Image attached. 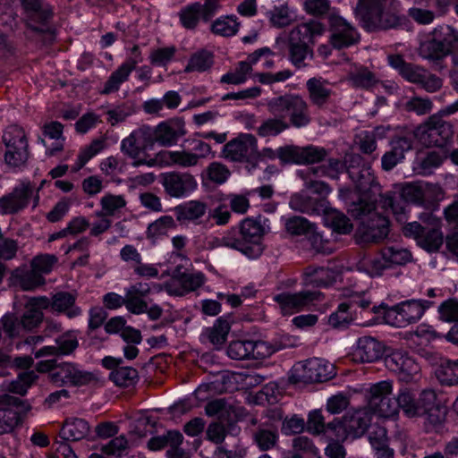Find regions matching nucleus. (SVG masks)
<instances>
[{
    "instance_id": "obj_10",
    "label": "nucleus",
    "mask_w": 458,
    "mask_h": 458,
    "mask_svg": "<svg viewBox=\"0 0 458 458\" xmlns=\"http://www.w3.org/2000/svg\"><path fill=\"white\" fill-rule=\"evenodd\" d=\"M155 134L151 126L143 125L131 132L121 141V151L132 159V165L140 166L138 160L149 156L147 152L154 148Z\"/></svg>"
},
{
    "instance_id": "obj_21",
    "label": "nucleus",
    "mask_w": 458,
    "mask_h": 458,
    "mask_svg": "<svg viewBox=\"0 0 458 458\" xmlns=\"http://www.w3.org/2000/svg\"><path fill=\"white\" fill-rule=\"evenodd\" d=\"M163 291L162 284L156 283L138 282L125 289V307L136 315L147 311V297L151 293Z\"/></svg>"
},
{
    "instance_id": "obj_17",
    "label": "nucleus",
    "mask_w": 458,
    "mask_h": 458,
    "mask_svg": "<svg viewBox=\"0 0 458 458\" xmlns=\"http://www.w3.org/2000/svg\"><path fill=\"white\" fill-rule=\"evenodd\" d=\"M416 136L428 146H444L453 136L450 123L433 115L416 130Z\"/></svg>"
},
{
    "instance_id": "obj_44",
    "label": "nucleus",
    "mask_w": 458,
    "mask_h": 458,
    "mask_svg": "<svg viewBox=\"0 0 458 458\" xmlns=\"http://www.w3.org/2000/svg\"><path fill=\"white\" fill-rule=\"evenodd\" d=\"M318 454V448L307 437H298L293 440L291 458H315Z\"/></svg>"
},
{
    "instance_id": "obj_27",
    "label": "nucleus",
    "mask_w": 458,
    "mask_h": 458,
    "mask_svg": "<svg viewBox=\"0 0 458 458\" xmlns=\"http://www.w3.org/2000/svg\"><path fill=\"white\" fill-rule=\"evenodd\" d=\"M156 143L161 147L174 146L179 138L185 135L184 123L180 119H172L159 123L152 127Z\"/></svg>"
},
{
    "instance_id": "obj_26",
    "label": "nucleus",
    "mask_w": 458,
    "mask_h": 458,
    "mask_svg": "<svg viewBox=\"0 0 458 458\" xmlns=\"http://www.w3.org/2000/svg\"><path fill=\"white\" fill-rule=\"evenodd\" d=\"M37 369L39 372L51 371L49 377L52 382L56 385L73 386L78 366L69 362H64L55 366L54 360H41L37 364Z\"/></svg>"
},
{
    "instance_id": "obj_11",
    "label": "nucleus",
    "mask_w": 458,
    "mask_h": 458,
    "mask_svg": "<svg viewBox=\"0 0 458 458\" xmlns=\"http://www.w3.org/2000/svg\"><path fill=\"white\" fill-rule=\"evenodd\" d=\"M429 45L434 57L441 58L451 54L454 64L458 68V32L456 30L446 25L436 28ZM451 78L454 86L458 89V70L452 72Z\"/></svg>"
},
{
    "instance_id": "obj_29",
    "label": "nucleus",
    "mask_w": 458,
    "mask_h": 458,
    "mask_svg": "<svg viewBox=\"0 0 458 458\" xmlns=\"http://www.w3.org/2000/svg\"><path fill=\"white\" fill-rule=\"evenodd\" d=\"M369 14L366 20H360L369 29L380 28L391 29L398 26L401 21V16L397 13H392L389 10H383L380 6L369 10Z\"/></svg>"
},
{
    "instance_id": "obj_24",
    "label": "nucleus",
    "mask_w": 458,
    "mask_h": 458,
    "mask_svg": "<svg viewBox=\"0 0 458 458\" xmlns=\"http://www.w3.org/2000/svg\"><path fill=\"white\" fill-rule=\"evenodd\" d=\"M141 61L139 47L135 46L131 49V55L111 73L100 92L106 95L117 91Z\"/></svg>"
},
{
    "instance_id": "obj_7",
    "label": "nucleus",
    "mask_w": 458,
    "mask_h": 458,
    "mask_svg": "<svg viewBox=\"0 0 458 458\" xmlns=\"http://www.w3.org/2000/svg\"><path fill=\"white\" fill-rule=\"evenodd\" d=\"M49 307V301L46 297L30 298L26 303L21 322L13 315L6 314L2 318L4 332L10 337L21 335L22 330H31L37 327L43 319V310Z\"/></svg>"
},
{
    "instance_id": "obj_19",
    "label": "nucleus",
    "mask_w": 458,
    "mask_h": 458,
    "mask_svg": "<svg viewBox=\"0 0 458 458\" xmlns=\"http://www.w3.org/2000/svg\"><path fill=\"white\" fill-rule=\"evenodd\" d=\"M256 138L250 133H241L228 141L222 149V157L233 162H244L256 155Z\"/></svg>"
},
{
    "instance_id": "obj_39",
    "label": "nucleus",
    "mask_w": 458,
    "mask_h": 458,
    "mask_svg": "<svg viewBox=\"0 0 458 458\" xmlns=\"http://www.w3.org/2000/svg\"><path fill=\"white\" fill-rule=\"evenodd\" d=\"M9 135L6 136V151L4 159L8 165L19 167L25 164L28 159L27 141H21L19 146L11 145Z\"/></svg>"
},
{
    "instance_id": "obj_52",
    "label": "nucleus",
    "mask_w": 458,
    "mask_h": 458,
    "mask_svg": "<svg viewBox=\"0 0 458 458\" xmlns=\"http://www.w3.org/2000/svg\"><path fill=\"white\" fill-rule=\"evenodd\" d=\"M252 193V191H245L242 193H230L224 199L229 202L233 212L244 214L250 208V196Z\"/></svg>"
},
{
    "instance_id": "obj_2",
    "label": "nucleus",
    "mask_w": 458,
    "mask_h": 458,
    "mask_svg": "<svg viewBox=\"0 0 458 458\" xmlns=\"http://www.w3.org/2000/svg\"><path fill=\"white\" fill-rule=\"evenodd\" d=\"M267 220L246 218L240 224L239 230L232 229L221 237H209L210 248L228 247L242 252L249 259H256L263 251L262 239L267 232Z\"/></svg>"
},
{
    "instance_id": "obj_14",
    "label": "nucleus",
    "mask_w": 458,
    "mask_h": 458,
    "mask_svg": "<svg viewBox=\"0 0 458 458\" xmlns=\"http://www.w3.org/2000/svg\"><path fill=\"white\" fill-rule=\"evenodd\" d=\"M30 201L33 208L39 202V194L34 193V185L30 181H21L13 191L0 198V213L16 214L26 208Z\"/></svg>"
},
{
    "instance_id": "obj_38",
    "label": "nucleus",
    "mask_w": 458,
    "mask_h": 458,
    "mask_svg": "<svg viewBox=\"0 0 458 458\" xmlns=\"http://www.w3.org/2000/svg\"><path fill=\"white\" fill-rule=\"evenodd\" d=\"M175 227L176 224L171 216H163L148 226L147 238L156 243Z\"/></svg>"
},
{
    "instance_id": "obj_41",
    "label": "nucleus",
    "mask_w": 458,
    "mask_h": 458,
    "mask_svg": "<svg viewBox=\"0 0 458 458\" xmlns=\"http://www.w3.org/2000/svg\"><path fill=\"white\" fill-rule=\"evenodd\" d=\"M239 28L240 22L234 15H222L211 25L212 32L222 37L234 36Z\"/></svg>"
},
{
    "instance_id": "obj_40",
    "label": "nucleus",
    "mask_w": 458,
    "mask_h": 458,
    "mask_svg": "<svg viewBox=\"0 0 458 458\" xmlns=\"http://www.w3.org/2000/svg\"><path fill=\"white\" fill-rule=\"evenodd\" d=\"M307 89L311 102L318 106H323L331 95L327 82L321 79H310L307 81Z\"/></svg>"
},
{
    "instance_id": "obj_50",
    "label": "nucleus",
    "mask_w": 458,
    "mask_h": 458,
    "mask_svg": "<svg viewBox=\"0 0 458 458\" xmlns=\"http://www.w3.org/2000/svg\"><path fill=\"white\" fill-rule=\"evenodd\" d=\"M285 229L293 235L314 234L315 228L306 218L301 216H293L288 218L284 222Z\"/></svg>"
},
{
    "instance_id": "obj_45",
    "label": "nucleus",
    "mask_w": 458,
    "mask_h": 458,
    "mask_svg": "<svg viewBox=\"0 0 458 458\" xmlns=\"http://www.w3.org/2000/svg\"><path fill=\"white\" fill-rule=\"evenodd\" d=\"M360 266L370 276H381L385 270L390 268L383 250L378 255L364 258L360 262Z\"/></svg>"
},
{
    "instance_id": "obj_36",
    "label": "nucleus",
    "mask_w": 458,
    "mask_h": 458,
    "mask_svg": "<svg viewBox=\"0 0 458 458\" xmlns=\"http://www.w3.org/2000/svg\"><path fill=\"white\" fill-rule=\"evenodd\" d=\"M89 431L86 420L78 418L66 420L61 429V436L66 440L77 441L85 437Z\"/></svg>"
},
{
    "instance_id": "obj_43",
    "label": "nucleus",
    "mask_w": 458,
    "mask_h": 458,
    "mask_svg": "<svg viewBox=\"0 0 458 458\" xmlns=\"http://www.w3.org/2000/svg\"><path fill=\"white\" fill-rule=\"evenodd\" d=\"M140 166L147 167H169L175 165V150H161L153 157L148 156L142 160H138Z\"/></svg>"
},
{
    "instance_id": "obj_60",
    "label": "nucleus",
    "mask_w": 458,
    "mask_h": 458,
    "mask_svg": "<svg viewBox=\"0 0 458 458\" xmlns=\"http://www.w3.org/2000/svg\"><path fill=\"white\" fill-rule=\"evenodd\" d=\"M229 176L230 172L226 166L217 162L211 163L205 171V177L216 184L225 182Z\"/></svg>"
},
{
    "instance_id": "obj_47",
    "label": "nucleus",
    "mask_w": 458,
    "mask_h": 458,
    "mask_svg": "<svg viewBox=\"0 0 458 458\" xmlns=\"http://www.w3.org/2000/svg\"><path fill=\"white\" fill-rule=\"evenodd\" d=\"M333 422L325 425L324 417L319 410H314L309 413L307 421V429L310 433L314 435L323 434L327 440H334L329 437L327 428L332 425Z\"/></svg>"
},
{
    "instance_id": "obj_37",
    "label": "nucleus",
    "mask_w": 458,
    "mask_h": 458,
    "mask_svg": "<svg viewBox=\"0 0 458 458\" xmlns=\"http://www.w3.org/2000/svg\"><path fill=\"white\" fill-rule=\"evenodd\" d=\"M267 17L275 27H285L296 20V11L287 4L276 5L267 12Z\"/></svg>"
},
{
    "instance_id": "obj_57",
    "label": "nucleus",
    "mask_w": 458,
    "mask_h": 458,
    "mask_svg": "<svg viewBox=\"0 0 458 458\" xmlns=\"http://www.w3.org/2000/svg\"><path fill=\"white\" fill-rule=\"evenodd\" d=\"M90 240L88 237H81L73 244H71L65 250L66 253L78 251L80 256L74 261V265L84 266L88 263L89 258Z\"/></svg>"
},
{
    "instance_id": "obj_16",
    "label": "nucleus",
    "mask_w": 458,
    "mask_h": 458,
    "mask_svg": "<svg viewBox=\"0 0 458 458\" xmlns=\"http://www.w3.org/2000/svg\"><path fill=\"white\" fill-rule=\"evenodd\" d=\"M329 42L336 49L349 47L359 41L357 30L337 10H333L328 17Z\"/></svg>"
},
{
    "instance_id": "obj_4",
    "label": "nucleus",
    "mask_w": 458,
    "mask_h": 458,
    "mask_svg": "<svg viewBox=\"0 0 458 458\" xmlns=\"http://www.w3.org/2000/svg\"><path fill=\"white\" fill-rule=\"evenodd\" d=\"M394 384L391 380H382L369 384L364 389L367 408L374 416L380 419H395L400 411L398 394H393Z\"/></svg>"
},
{
    "instance_id": "obj_5",
    "label": "nucleus",
    "mask_w": 458,
    "mask_h": 458,
    "mask_svg": "<svg viewBox=\"0 0 458 458\" xmlns=\"http://www.w3.org/2000/svg\"><path fill=\"white\" fill-rule=\"evenodd\" d=\"M268 111L275 116L289 118L291 124L300 128L308 125L310 117L307 102L299 95H284L267 99Z\"/></svg>"
},
{
    "instance_id": "obj_46",
    "label": "nucleus",
    "mask_w": 458,
    "mask_h": 458,
    "mask_svg": "<svg viewBox=\"0 0 458 458\" xmlns=\"http://www.w3.org/2000/svg\"><path fill=\"white\" fill-rule=\"evenodd\" d=\"M126 200L123 195H115L106 193L100 199L101 210L106 216H114L126 206Z\"/></svg>"
},
{
    "instance_id": "obj_6",
    "label": "nucleus",
    "mask_w": 458,
    "mask_h": 458,
    "mask_svg": "<svg viewBox=\"0 0 458 458\" xmlns=\"http://www.w3.org/2000/svg\"><path fill=\"white\" fill-rule=\"evenodd\" d=\"M420 218L423 225L418 222L409 223L403 228V234L414 238L418 245L428 251L437 250L444 241L441 220L432 214Z\"/></svg>"
},
{
    "instance_id": "obj_34",
    "label": "nucleus",
    "mask_w": 458,
    "mask_h": 458,
    "mask_svg": "<svg viewBox=\"0 0 458 458\" xmlns=\"http://www.w3.org/2000/svg\"><path fill=\"white\" fill-rule=\"evenodd\" d=\"M230 329V322L226 318H219L212 327L204 330L201 336L203 341L208 340L215 348H220L225 343Z\"/></svg>"
},
{
    "instance_id": "obj_33",
    "label": "nucleus",
    "mask_w": 458,
    "mask_h": 458,
    "mask_svg": "<svg viewBox=\"0 0 458 458\" xmlns=\"http://www.w3.org/2000/svg\"><path fill=\"white\" fill-rule=\"evenodd\" d=\"M49 306L54 311L65 314L68 318H74L82 314V310L75 305V297L67 293L55 294Z\"/></svg>"
},
{
    "instance_id": "obj_32",
    "label": "nucleus",
    "mask_w": 458,
    "mask_h": 458,
    "mask_svg": "<svg viewBox=\"0 0 458 458\" xmlns=\"http://www.w3.org/2000/svg\"><path fill=\"white\" fill-rule=\"evenodd\" d=\"M207 211V206L199 200H190L176 206L174 208L176 219L179 222H194L201 218Z\"/></svg>"
},
{
    "instance_id": "obj_23",
    "label": "nucleus",
    "mask_w": 458,
    "mask_h": 458,
    "mask_svg": "<svg viewBox=\"0 0 458 458\" xmlns=\"http://www.w3.org/2000/svg\"><path fill=\"white\" fill-rule=\"evenodd\" d=\"M57 262V258L52 254L38 255L31 260V271L21 280L23 290H32L44 284L43 275L50 273Z\"/></svg>"
},
{
    "instance_id": "obj_3",
    "label": "nucleus",
    "mask_w": 458,
    "mask_h": 458,
    "mask_svg": "<svg viewBox=\"0 0 458 458\" xmlns=\"http://www.w3.org/2000/svg\"><path fill=\"white\" fill-rule=\"evenodd\" d=\"M400 410L410 419L424 418L429 424L435 425L442 421L445 411L437 397V394L431 388L422 390L416 398L411 388L402 387L398 391Z\"/></svg>"
},
{
    "instance_id": "obj_30",
    "label": "nucleus",
    "mask_w": 458,
    "mask_h": 458,
    "mask_svg": "<svg viewBox=\"0 0 458 458\" xmlns=\"http://www.w3.org/2000/svg\"><path fill=\"white\" fill-rule=\"evenodd\" d=\"M325 32L324 25L317 21L301 23L293 28L289 35V42L310 45L314 39Z\"/></svg>"
},
{
    "instance_id": "obj_63",
    "label": "nucleus",
    "mask_w": 458,
    "mask_h": 458,
    "mask_svg": "<svg viewBox=\"0 0 458 458\" xmlns=\"http://www.w3.org/2000/svg\"><path fill=\"white\" fill-rule=\"evenodd\" d=\"M278 440L276 429H260L255 435V442L262 451L273 448Z\"/></svg>"
},
{
    "instance_id": "obj_20",
    "label": "nucleus",
    "mask_w": 458,
    "mask_h": 458,
    "mask_svg": "<svg viewBox=\"0 0 458 458\" xmlns=\"http://www.w3.org/2000/svg\"><path fill=\"white\" fill-rule=\"evenodd\" d=\"M162 185L170 197L183 199L197 190L198 182L189 173L167 172L162 174Z\"/></svg>"
},
{
    "instance_id": "obj_8",
    "label": "nucleus",
    "mask_w": 458,
    "mask_h": 458,
    "mask_svg": "<svg viewBox=\"0 0 458 458\" xmlns=\"http://www.w3.org/2000/svg\"><path fill=\"white\" fill-rule=\"evenodd\" d=\"M373 413L367 408L349 411L343 420H335L327 428L329 437L336 440H345L361 437L368 428Z\"/></svg>"
},
{
    "instance_id": "obj_12",
    "label": "nucleus",
    "mask_w": 458,
    "mask_h": 458,
    "mask_svg": "<svg viewBox=\"0 0 458 458\" xmlns=\"http://www.w3.org/2000/svg\"><path fill=\"white\" fill-rule=\"evenodd\" d=\"M429 185L426 182H412L405 184L400 197H386L381 200L383 207L390 208L400 222L406 220L407 203H422Z\"/></svg>"
},
{
    "instance_id": "obj_18",
    "label": "nucleus",
    "mask_w": 458,
    "mask_h": 458,
    "mask_svg": "<svg viewBox=\"0 0 458 458\" xmlns=\"http://www.w3.org/2000/svg\"><path fill=\"white\" fill-rule=\"evenodd\" d=\"M319 292L304 291L300 293H282L274 297L281 312L291 315L305 309H310L315 302L320 301Z\"/></svg>"
},
{
    "instance_id": "obj_9",
    "label": "nucleus",
    "mask_w": 458,
    "mask_h": 458,
    "mask_svg": "<svg viewBox=\"0 0 458 458\" xmlns=\"http://www.w3.org/2000/svg\"><path fill=\"white\" fill-rule=\"evenodd\" d=\"M432 302L424 300H410L392 307L383 306V318L386 324L404 327L421 318Z\"/></svg>"
},
{
    "instance_id": "obj_42",
    "label": "nucleus",
    "mask_w": 458,
    "mask_h": 458,
    "mask_svg": "<svg viewBox=\"0 0 458 458\" xmlns=\"http://www.w3.org/2000/svg\"><path fill=\"white\" fill-rule=\"evenodd\" d=\"M104 148L105 142L101 140H93L89 145L81 148L72 170L73 172L80 171L91 158L100 153Z\"/></svg>"
},
{
    "instance_id": "obj_61",
    "label": "nucleus",
    "mask_w": 458,
    "mask_h": 458,
    "mask_svg": "<svg viewBox=\"0 0 458 458\" xmlns=\"http://www.w3.org/2000/svg\"><path fill=\"white\" fill-rule=\"evenodd\" d=\"M73 200L71 198L64 197L59 199L53 208L47 214V219L51 223L62 220L69 212Z\"/></svg>"
},
{
    "instance_id": "obj_13",
    "label": "nucleus",
    "mask_w": 458,
    "mask_h": 458,
    "mask_svg": "<svg viewBox=\"0 0 458 458\" xmlns=\"http://www.w3.org/2000/svg\"><path fill=\"white\" fill-rule=\"evenodd\" d=\"M335 375L334 366L328 361L312 358L296 363L292 370L290 380L293 383H312L330 379Z\"/></svg>"
},
{
    "instance_id": "obj_59",
    "label": "nucleus",
    "mask_w": 458,
    "mask_h": 458,
    "mask_svg": "<svg viewBox=\"0 0 458 458\" xmlns=\"http://www.w3.org/2000/svg\"><path fill=\"white\" fill-rule=\"evenodd\" d=\"M103 383V377L98 372H90L78 367L73 386L97 387Z\"/></svg>"
},
{
    "instance_id": "obj_22",
    "label": "nucleus",
    "mask_w": 458,
    "mask_h": 458,
    "mask_svg": "<svg viewBox=\"0 0 458 458\" xmlns=\"http://www.w3.org/2000/svg\"><path fill=\"white\" fill-rule=\"evenodd\" d=\"M386 367L395 373L399 379L411 382L416 379L420 373L419 364L408 354L401 350L393 351L385 358Z\"/></svg>"
},
{
    "instance_id": "obj_28",
    "label": "nucleus",
    "mask_w": 458,
    "mask_h": 458,
    "mask_svg": "<svg viewBox=\"0 0 458 458\" xmlns=\"http://www.w3.org/2000/svg\"><path fill=\"white\" fill-rule=\"evenodd\" d=\"M322 148L308 147L301 149L293 148H280L277 150L278 157L284 162H293L298 164H314L322 160L325 157Z\"/></svg>"
},
{
    "instance_id": "obj_54",
    "label": "nucleus",
    "mask_w": 458,
    "mask_h": 458,
    "mask_svg": "<svg viewBox=\"0 0 458 458\" xmlns=\"http://www.w3.org/2000/svg\"><path fill=\"white\" fill-rule=\"evenodd\" d=\"M110 377L117 386H129L136 382L138 372L131 367H120L111 372Z\"/></svg>"
},
{
    "instance_id": "obj_55",
    "label": "nucleus",
    "mask_w": 458,
    "mask_h": 458,
    "mask_svg": "<svg viewBox=\"0 0 458 458\" xmlns=\"http://www.w3.org/2000/svg\"><path fill=\"white\" fill-rule=\"evenodd\" d=\"M213 58L208 51H199L194 54L185 68L186 72H205L211 67Z\"/></svg>"
},
{
    "instance_id": "obj_48",
    "label": "nucleus",
    "mask_w": 458,
    "mask_h": 458,
    "mask_svg": "<svg viewBox=\"0 0 458 458\" xmlns=\"http://www.w3.org/2000/svg\"><path fill=\"white\" fill-rule=\"evenodd\" d=\"M298 174L305 180V188L310 193L318 194V196H327L330 191V188L323 182L313 180L311 177L312 169L307 167L298 171Z\"/></svg>"
},
{
    "instance_id": "obj_15",
    "label": "nucleus",
    "mask_w": 458,
    "mask_h": 458,
    "mask_svg": "<svg viewBox=\"0 0 458 458\" xmlns=\"http://www.w3.org/2000/svg\"><path fill=\"white\" fill-rule=\"evenodd\" d=\"M165 274L171 276L169 282L162 284L163 290L169 295H185L197 290L205 283V276L201 272L186 274L182 271L181 265L169 267Z\"/></svg>"
},
{
    "instance_id": "obj_35",
    "label": "nucleus",
    "mask_w": 458,
    "mask_h": 458,
    "mask_svg": "<svg viewBox=\"0 0 458 458\" xmlns=\"http://www.w3.org/2000/svg\"><path fill=\"white\" fill-rule=\"evenodd\" d=\"M435 376L442 386L458 385V360H445L435 370Z\"/></svg>"
},
{
    "instance_id": "obj_56",
    "label": "nucleus",
    "mask_w": 458,
    "mask_h": 458,
    "mask_svg": "<svg viewBox=\"0 0 458 458\" xmlns=\"http://www.w3.org/2000/svg\"><path fill=\"white\" fill-rule=\"evenodd\" d=\"M180 21L186 29H193L201 18L200 4L195 3L183 8L180 12Z\"/></svg>"
},
{
    "instance_id": "obj_51",
    "label": "nucleus",
    "mask_w": 458,
    "mask_h": 458,
    "mask_svg": "<svg viewBox=\"0 0 458 458\" xmlns=\"http://www.w3.org/2000/svg\"><path fill=\"white\" fill-rule=\"evenodd\" d=\"M383 252L390 268L405 265L411 259V254L406 249L389 247L384 249Z\"/></svg>"
},
{
    "instance_id": "obj_25",
    "label": "nucleus",
    "mask_w": 458,
    "mask_h": 458,
    "mask_svg": "<svg viewBox=\"0 0 458 458\" xmlns=\"http://www.w3.org/2000/svg\"><path fill=\"white\" fill-rule=\"evenodd\" d=\"M383 355V346L371 336L360 337L352 347L350 357L356 363L374 362Z\"/></svg>"
},
{
    "instance_id": "obj_64",
    "label": "nucleus",
    "mask_w": 458,
    "mask_h": 458,
    "mask_svg": "<svg viewBox=\"0 0 458 458\" xmlns=\"http://www.w3.org/2000/svg\"><path fill=\"white\" fill-rule=\"evenodd\" d=\"M251 341H234L230 344L227 354L233 360L250 359Z\"/></svg>"
},
{
    "instance_id": "obj_62",
    "label": "nucleus",
    "mask_w": 458,
    "mask_h": 458,
    "mask_svg": "<svg viewBox=\"0 0 458 458\" xmlns=\"http://www.w3.org/2000/svg\"><path fill=\"white\" fill-rule=\"evenodd\" d=\"M443 162L442 157L437 152H429L425 157L419 158L416 169L421 174H431L432 170L438 167Z\"/></svg>"
},
{
    "instance_id": "obj_49",
    "label": "nucleus",
    "mask_w": 458,
    "mask_h": 458,
    "mask_svg": "<svg viewBox=\"0 0 458 458\" xmlns=\"http://www.w3.org/2000/svg\"><path fill=\"white\" fill-rule=\"evenodd\" d=\"M250 72V64L245 62H240L233 71L224 74L220 81L233 85L242 84L248 80Z\"/></svg>"
},
{
    "instance_id": "obj_53",
    "label": "nucleus",
    "mask_w": 458,
    "mask_h": 458,
    "mask_svg": "<svg viewBox=\"0 0 458 458\" xmlns=\"http://www.w3.org/2000/svg\"><path fill=\"white\" fill-rule=\"evenodd\" d=\"M353 320L352 305L343 302L339 304L337 310L328 318V324L334 327H345Z\"/></svg>"
},
{
    "instance_id": "obj_1",
    "label": "nucleus",
    "mask_w": 458,
    "mask_h": 458,
    "mask_svg": "<svg viewBox=\"0 0 458 458\" xmlns=\"http://www.w3.org/2000/svg\"><path fill=\"white\" fill-rule=\"evenodd\" d=\"M355 182L353 191L340 189V198L349 205V211L353 216L361 218L362 216H369L368 220L362 221L359 229L364 241L377 242L385 239L389 232V222L386 217L377 213H371L375 209L379 190L369 169L363 170Z\"/></svg>"
},
{
    "instance_id": "obj_31",
    "label": "nucleus",
    "mask_w": 458,
    "mask_h": 458,
    "mask_svg": "<svg viewBox=\"0 0 458 458\" xmlns=\"http://www.w3.org/2000/svg\"><path fill=\"white\" fill-rule=\"evenodd\" d=\"M56 346H44L35 352L36 358L54 356L56 354L68 355L78 347L77 336L72 332L62 335L55 340Z\"/></svg>"
},
{
    "instance_id": "obj_58",
    "label": "nucleus",
    "mask_w": 458,
    "mask_h": 458,
    "mask_svg": "<svg viewBox=\"0 0 458 458\" xmlns=\"http://www.w3.org/2000/svg\"><path fill=\"white\" fill-rule=\"evenodd\" d=\"M288 127L289 124L284 117L276 116V118L265 121L259 128V133L263 137L275 136Z\"/></svg>"
}]
</instances>
